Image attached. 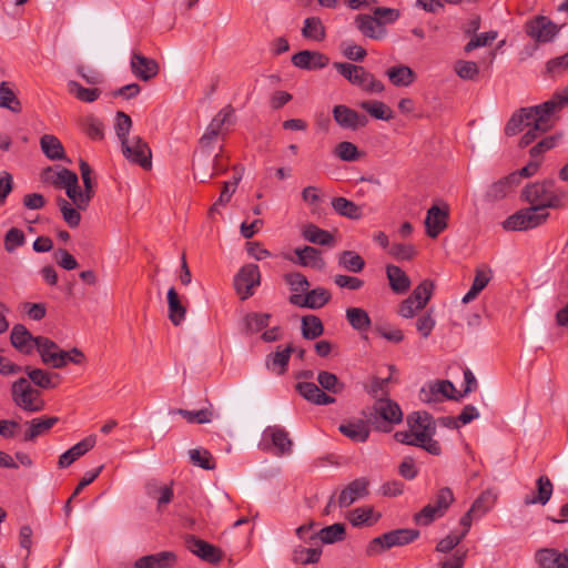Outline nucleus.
<instances>
[{
	"mask_svg": "<svg viewBox=\"0 0 568 568\" xmlns=\"http://www.w3.org/2000/svg\"><path fill=\"white\" fill-rule=\"evenodd\" d=\"M555 112H547L546 114L540 113L537 114L531 120V125L529 130L521 136L519 141L520 148H526L531 144L541 133L547 132L551 129L552 124L550 121L551 115Z\"/></svg>",
	"mask_w": 568,
	"mask_h": 568,
	"instance_id": "412c9836",
	"label": "nucleus"
},
{
	"mask_svg": "<svg viewBox=\"0 0 568 568\" xmlns=\"http://www.w3.org/2000/svg\"><path fill=\"white\" fill-rule=\"evenodd\" d=\"M79 169H80V173H81V178H82V182H83V192H84L85 200L87 199L92 200V197L95 194V182L93 181V178H92V169L89 165V163L82 159L79 162Z\"/></svg>",
	"mask_w": 568,
	"mask_h": 568,
	"instance_id": "680f3d73",
	"label": "nucleus"
},
{
	"mask_svg": "<svg viewBox=\"0 0 568 568\" xmlns=\"http://www.w3.org/2000/svg\"><path fill=\"white\" fill-rule=\"evenodd\" d=\"M317 382L323 389L333 394H339L345 388L344 383L341 382L335 374L326 371H321L318 373Z\"/></svg>",
	"mask_w": 568,
	"mask_h": 568,
	"instance_id": "bf43d9fd",
	"label": "nucleus"
},
{
	"mask_svg": "<svg viewBox=\"0 0 568 568\" xmlns=\"http://www.w3.org/2000/svg\"><path fill=\"white\" fill-rule=\"evenodd\" d=\"M84 133L92 140H102L104 138V126L101 120L89 115L82 123Z\"/></svg>",
	"mask_w": 568,
	"mask_h": 568,
	"instance_id": "69168bd1",
	"label": "nucleus"
},
{
	"mask_svg": "<svg viewBox=\"0 0 568 568\" xmlns=\"http://www.w3.org/2000/svg\"><path fill=\"white\" fill-rule=\"evenodd\" d=\"M525 29L527 34L538 42H548L558 33L557 26L545 16L528 21Z\"/></svg>",
	"mask_w": 568,
	"mask_h": 568,
	"instance_id": "ddd939ff",
	"label": "nucleus"
},
{
	"mask_svg": "<svg viewBox=\"0 0 568 568\" xmlns=\"http://www.w3.org/2000/svg\"><path fill=\"white\" fill-rule=\"evenodd\" d=\"M454 500L455 497L453 490L449 487H443L437 490L430 504L445 515Z\"/></svg>",
	"mask_w": 568,
	"mask_h": 568,
	"instance_id": "338daca9",
	"label": "nucleus"
},
{
	"mask_svg": "<svg viewBox=\"0 0 568 568\" xmlns=\"http://www.w3.org/2000/svg\"><path fill=\"white\" fill-rule=\"evenodd\" d=\"M568 104V87L560 92H556L552 98L539 105L521 108L514 113L505 126V134L514 136L526 126L531 125V120L540 113L557 112Z\"/></svg>",
	"mask_w": 568,
	"mask_h": 568,
	"instance_id": "f03ea898",
	"label": "nucleus"
},
{
	"mask_svg": "<svg viewBox=\"0 0 568 568\" xmlns=\"http://www.w3.org/2000/svg\"><path fill=\"white\" fill-rule=\"evenodd\" d=\"M366 418L375 430L388 433L394 424L403 420V412L396 402L388 397H379L366 414Z\"/></svg>",
	"mask_w": 568,
	"mask_h": 568,
	"instance_id": "7ed1b4c3",
	"label": "nucleus"
},
{
	"mask_svg": "<svg viewBox=\"0 0 568 568\" xmlns=\"http://www.w3.org/2000/svg\"><path fill=\"white\" fill-rule=\"evenodd\" d=\"M535 558L541 568H568V550L542 548L536 551Z\"/></svg>",
	"mask_w": 568,
	"mask_h": 568,
	"instance_id": "b1692460",
	"label": "nucleus"
},
{
	"mask_svg": "<svg viewBox=\"0 0 568 568\" xmlns=\"http://www.w3.org/2000/svg\"><path fill=\"white\" fill-rule=\"evenodd\" d=\"M264 435L270 437L272 445L276 448L277 455H288L292 453L293 442L288 433L277 426H268Z\"/></svg>",
	"mask_w": 568,
	"mask_h": 568,
	"instance_id": "cd10ccee",
	"label": "nucleus"
},
{
	"mask_svg": "<svg viewBox=\"0 0 568 568\" xmlns=\"http://www.w3.org/2000/svg\"><path fill=\"white\" fill-rule=\"evenodd\" d=\"M0 108L9 109L14 113L21 112V102L6 81L0 83Z\"/></svg>",
	"mask_w": 568,
	"mask_h": 568,
	"instance_id": "6e6d98bb",
	"label": "nucleus"
},
{
	"mask_svg": "<svg viewBox=\"0 0 568 568\" xmlns=\"http://www.w3.org/2000/svg\"><path fill=\"white\" fill-rule=\"evenodd\" d=\"M302 235L304 240L323 246H333L334 245V236L326 230L320 229L315 224H307L304 226L302 231Z\"/></svg>",
	"mask_w": 568,
	"mask_h": 568,
	"instance_id": "f704fd0d",
	"label": "nucleus"
},
{
	"mask_svg": "<svg viewBox=\"0 0 568 568\" xmlns=\"http://www.w3.org/2000/svg\"><path fill=\"white\" fill-rule=\"evenodd\" d=\"M22 371L28 375V378L40 388L51 389L60 384L61 376L58 373L34 368L29 365L22 367Z\"/></svg>",
	"mask_w": 568,
	"mask_h": 568,
	"instance_id": "393cba45",
	"label": "nucleus"
},
{
	"mask_svg": "<svg viewBox=\"0 0 568 568\" xmlns=\"http://www.w3.org/2000/svg\"><path fill=\"white\" fill-rule=\"evenodd\" d=\"M131 69L133 74L142 81H149L159 73L158 62L139 52L132 54Z\"/></svg>",
	"mask_w": 568,
	"mask_h": 568,
	"instance_id": "a211bd4d",
	"label": "nucleus"
},
{
	"mask_svg": "<svg viewBox=\"0 0 568 568\" xmlns=\"http://www.w3.org/2000/svg\"><path fill=\"white\" fill-rule=\"evenodd\" d=\"M295 348L292 344H288L284 349L272 353L266 358V366L268 369L276 372L278 375H283L287 371L288 362L291 355L294 353Z\"/></svg>",
	"mask_w": 568,
	"mask_h": 568,
	"instance_id": "7c9ffc66",
	"label": "nucleus"
},
{
	"mask_svg": "<svg viewBox=\"0 0 568 568\" xmlns=\"http://www.w3.org/2000/svg\"><path fill=\"white\" fill-rule=\"evenodd\" d=\"M176 561V556L172 551H161L139 558L134 562V568H170Z\"/></svg>",
	"mask_w": 568,
	"mask_h": 568,
	"instance_id": "bb28decb",
	"label": "nucleus"
},
{
	"mask_svg": "<svg viewBox=\"0 0 568 568\" xmlns=\"http://www.w3.org/2000/svg\"><path fill=\"white\" fill-rule=\"evenodd\" d=\"M359 106L377 120L389 121L394 118L392 109L382 101H363Z\"/></svg>",
	"mask_w": 568,
	"mask_h": 568,
	"instance_id": "3c124183",
	"label": "nucleus"
},
{
	"mask_svg": "<svg viewBox=\"0 0 568 568\" xmlns=\"http://www.w3.org/2000/svg\"><path fill=\"white\" fill-rule=\"evenodd\" d=\"M495 501L496 495L490 490H485L473 503L470 513H475V517L479 518L494 506Z\"/></svg>",
	"mask_w": 568,
	"mask_h": 568,
	"instance_id": "052dcab7",
	"label": "nucleus"
},
{
	"mask_svg": "<svg viewBox=\"0 0 568 568\" xmlns=\"http://www.w3.org/2000/svg\"><path fill=\"white\" fill-rule=\"evenodd\" d=\"M332 113L335 122L342 129L355 131L366 126L368 123V119L365 114H361L344 104L335 105Z\"/></svg>",
	"mask_w": 568,
	"mask_h": 568,
	"instance_id": "f8f14e48",
	"label": "nucleus"
},
{
	"mask_svg": "<svg viewBox=\"0 0 568 568\" xmlns=\"http://www.w3.org/2000/svg\"><path fill=\"white\" fill-rule=\"evenodd\" d=\"M345 315L349 325L356 331H367L372 325L368 313L361 307H349L346 310Z\"/></svg>",
	"mask_w": 568,
	"mask_h": 568,
	"instance_id": "a18cd8bd",
	"label": "nucleus"
},
{
	"mask_svg": "<svg viewBox=\"0 0 568 568\" xmlns=\"http://www.w3.org/2000/svg\"><path fill=\"white\" fill-rule=\"evenodd\" d=\"M95 436L90 435L64 452L58 460L59 468H67L95 446Z\"/></svg>",
	"mask_w": 568,
	"mask_h": 568,
	"instance_id": "aec40b11",
	"label": "nucleus"
},
{
	"mask_svg": "<svg viewBox=\"0 0 568 568\" xmlns=\"http://www.w3.org/2000/svg\"><path fill=\"white\" fill-rule=\"evenodd\" d=\"M536 485H537L536 493L532 495H527L525 497L524 503L527 506L535 505V504L546 505L552 495L554 486L547 476H545V475L539 476L536 481Z\"/></svg>",
	"mask_w": 568,
	"mask_h": 568,
	"instance_id": "473e14b6",
	"label": "nucleus"
},
{
	"mask_svg": "<svg viewBox=\"0 0 568 568\" xmlns=\"http://www.w3.org/2000/svg\"><path fill=\"white\" fill-rule=\"evenodd\" d=\"M369 426L367 418L365 420L353 419L341 424L338 430L353 442L364 443L368 439Z\"/></svg>",
	"mask_w": 568,
	"mask_h": 568,
	"instance_id": "a878e982",
	"label": "nucleus"
},
{
	"mask_svg": "<svg viewBox=\"0 0 568 568\" xmlns=\"http://www.w3.org/2000/svg\"><path fill=\"white\" fill-rule=\"evenodd\" d=\"M369 481L361 477L351 481L339 494L337 504L341 508L349 507L357 499L368 495Z\"/></svg>",
	"mask_w": 568,
	"mask_h": 568,
	"instance_id": "2eb2a0df",
	"label": "nucleus"
},
{
	"mask_svg": "<svg viewBox=\"0 0 568 568\" xmlns=\"http://www.w3.org/2000/svg\"><path fill=\"white\" fill-rule=\"evenodd\" d=\"M261 273L256 264H246L234 277V287L241 300H246L253 295V288L258 286Z\"/></svg>",
	"mask_w": 568,
	"mask_h": 568,
	"instance_id": "1a4fd4ad",
	"label": "nucleus"
},
{
	"mask_svg": "<svg viewBox=\"0 0 568 568\" xmlns=\"http://www.w3.org/2000/svg\"><path fill=\"white\" fill-rule=\"evenodd\" d=\"M77 174L65 168L55 171L53 168H47L41 172V180L44 183H50L55 187H64V185L72 180Z\"/></svg>",
	"mask_w": 568,
	"mask_h": 568,
	"instance_id": "79ce46f5",
	"label": "nucleus"
},
{
	"mask_svg": "<svg viewBox=\"0 0 568 568\" xmlns=\"http://www.w3.org/2000/svg\"><path fill=\"white\" fill-rule=\"evenodd\" d=\"M302 34L304 38L312 39L315 41H323L325 39V27L320 18L310 17L304 21V27L302 29Z\"/></svg>",
	"mask_w": 568,
	"mask_h": 568,
	"instance_id": "603ef678",
	"label": "nucleus"
},
{
	"mask_svg": "<svg viewBox=\"0 0 568 568\" xmlns=\"http://www.w3.org/2000/svg\"><path fill=\"white\" fill-rule=\"evenodd\" d=\"M271 315L267 313H250L245 316V328L248 333H256L268 325Z\"/></svg>",
	"mask_w": 568,
	"mask_h": 568,
	"instance_id": "0e129e2a",
	"label": "nucleus"
},
{
	"mask_svg": "<svg viewBox=\"0 0 568 568\" xmlns=\"http://www.w3.org/2000/svg\"><path fill=\"white\" fill-rule=\"evenodd\" d=\"M407 424L415 434V438L420 437V434L435 435L436 422L433 416L426 412H415L407 416Z\"/></svg>",
	"mask_w": 568,
	"mask_h": 568,
	"instance_id": "5701e85b",
	"label": "nucleus"
},
{
	"mask_svg": "<svg viewBox=\"0 0 568 568\" xmlns=\"http://www.w3.org/2000/svg\"><path fill=\"white\" fill-rule=\"evenodd\" d=\"M438 395L445 398L459 400L462 395H455V386L450 381H436L429 384V388H422L420 397L426 403L437 402Z\"/></svg>",
	"mask_w": 568,
	"mask_h": 568,
	"instance_id": "f3484780",
	"label": "nucleus"
},
{
	"mask_svg": "<svg viewBox=\"0 0 568 568\" xmlns=\"http://www.w3.org/2000/svg\"><path fill=\"white\" fill-rule=\"evenodd\" d=\"M302 336L305 339H316L324 334L322 320L313 314L304 315L301 321Z\"/></svg>",
	"mask_w": 568,
	"mask_h": 568,
	"instance_id": "a19ab883",
	"label": "nucleus"
},
{
	"mask_svg": "<svg viewBox=\"0 0 568 568\" xmlns=\"http://www.w3.org/2000/svg\"><path fill=\"white\" fill-rule=\"evenodd\" d=\"M568 192L558 186L552 179L529 183L521 191V200L538 207L541 212H547V209L565 207Z\"/></svg>",
	"mask_w": 568,
	"mask_h": 568,
	"instance_id": "f257e3e1",
	"label": "nucleus"
},
{
	"mask_svg": "<svg viewBox=\"0 0 568 568\" xmlns=\"http://www.w3.org/2000/svg\"><path fill=\"white\" fill-rule=\"evenodd\" d=\"M318 538L323 544L329 545L342 541L346 538L345 525L341 523L322 528L311 536V539Z\"/></svg>",
	"mask_w": 568,
	"mask_h": 568,
	"instance_id": "ea45409f",
	"label": "nucleus"
},
{
	"mask_svg": "<svg viewBox=\"0 0 568 568\" xmlns=\"http://www.w3.org/2000/svg\"><path fill=\"white\" fill-rule=\"evenodd\" d=\"M435 284L432 280L422 281L409 295L416 303V308H425L433 296Z\"/></svg>",
	"mask_w": 568,
	"mask_h": 568,
	"instance_id": "de8ad7c7",
	"label": "nucleus"
},
{
	"mask_svg": "<svg viewBox=\"0 0 568 568\" xmlns=\"http://www.w3.org/2000/svg\"><path fill=\"white\" fill-rule=\"evenodd\" d=\"M332 207L339 215L352 220H358L363 215L362 207L345 197H334L332 200Z\"/></svg>",
	"mask_w": 568,
	"mask_h": 568,
	"instance_id": "c03bdc74",
	"label": "nucleus"
},
{
	"mask_svg": "<svg viewBox=\"0 0 568 568\" xmlns=\"http://www.w3.org/2000/svg\"><path fill=\"white\" fill-rule=\"evenodd\" d=\"M449 206L446 203L433 205L428 209L425 219L426 234L436 239L448 226Z\"/></svg>",
	"mask_w": 568,
	"mask_h": 568,
	"instance_id": "9b49d317",
	"label": "nucleus"
},
{
	"mask_svg": "<svg viewBox=\"0 0 568 568\" xmlns=\"http://www.w3.org/2000/svg\"><path fill=\"white\" fill-rule=\"evenodd\" d=\"M42 152L52 161L63 160L65 158L64 148L60 140L51 134H44L40 139Z\"/></svg>",
	"mask_w": 568,
	"mask_h": 568,
	"instance_id": "37998d69",
	"label": "nucleus"
},
{
	"mask_svg": "<svg viewBox=\"0 0 568 568\" xmlns=\"http://www.w3.org/2000/svg\"><path fill=\"white\" fill-rule=\"evenodd\" d=\"M193 165L199 170V179L201 182H207L216 175V172L213 170V158L211 151L200 150V152L195 154Z\"/></svg>",
	"mask_w": 568,
	"mask_h": 568,
	"instance_id": "4c0bfd02",
	"label": "nucleus"
},
{
	"mask_svg": "<svg viewBox=\"0 0 568 568\" xmlns=\"http://www.w3.org/2000/svg\"><path fill=\"white\" fill-rule=\"evenodd\" d=\"M64 189L67 196L73 202L77 209L85 211L89 207L91 200H85L84 192L79 186L78 175L72 178V180L64 185Z\"/></svg>",
	"mask_w": 568,
	"mask_h": 568,
	"instance_id": "49530a36",
	"label": "nucleus"
},
{
	"mask_svg": "<svg viewBox=\"0 0 568 568\" xmlns=\"http://www.w3.org/2000/svg\"><path fill=\"white\" fill-rule=\"evenodd\" d=\"M292 63L303 70H317L327 67L329 58L318 51L303 50L292 57Z\"/></svg>",
	"mask_w": 568,
	"mask_h": 568,
	"instance_id": "dca6fc26",
	"label": "nucleus"
},
{
	"mask_svg": "<svg viewBox=\"0 0 568 568\" xmlns=\"http://www.w3.org/2000/svg\"><path fill=\"white\" fill-rule=\"evenodd\" d=\"M57 204L62 213L64 222L72 229L78 227L81 222L80 210L73 207L65 199L59 196Z\"/></svg>",
	"mask_w": 568,
	"mask_h": 568,
	"instance_id": "5fc2aeb1",
	"label": "nucleus"
},
{
	"mask_svg": "<svg viewBox=\"0 0 568 568\" xmlns=\"http://www.w3.org/2000/svg\"><path fill=\"white\" fill-rule=\"evenodd\" d=\"M491 280V270L488 267H478L470 290L463 297V303H469L487 286Z\"/></svg>",
	"mask_w": 568,
	"mask_h": 568,
	"instance_id": "e433bc0d",
	"label": "nucleus"
},
{
	"mask_svg": "<svg viewBox=\"0 0 568 568\" xmlns=\"http://www.w3.org/2000/svg\"><path fill=\"white\" fill-rule=\"evenodd\" d=\"M59 418L55 416L52 417H40L33 418L29 423V429L24 433V440L32 442L37 437L48 433L57 423Z\"/></svg>",
	"mask_w": 568,
	"mask_h": 568,
	"instance_id": "c9c22d12",
	"label": "nucleus"
},
{
	"mask_svg": "<svg viewBox=\"0 0 568 568\" xmlns=\"http://www.w3.org/2000/svg\"><path fill=\"white\" fill-rule=\"evenodd\" d=\"M338 264L352 273H359L365 267L364 258L354 251H343L338 255Z\"/></svg>",
	"mask_w": 568,
	"mask_h": 568,
	"instance_id": "8fccbe9b",
	"label": "nucleus"
},
{
	"mask_svg": "<svg viewBox=\"0 0 568 568\" xmlns=\"http://www.w3.org/2000/svg\"><path fill=\"white\" fill-rule=\"evenodd\" d=\"M68 88H69V92L71 94H73L78 100L88 102V103L94 102L95 100L99 99V97L101 94L100 89H97V88L88 89V88L82 87L77 81H69Z\"/></svg>",
	"mask_w": 568,
	"mask_h": 568,
	"instance_id": "4d7b16f0",
	"label": "nucleus"
},
{
	"mask_svg": "<svg viewBox=\"0 0 568 568\" xmlns=\"http://www.w3.org/2000/svg\"><path fill=\"white\" fill-rule=\"evenodd\" d=\"M123 155L132 163L144 170L152 168V152L148 143L141 136H133L121 144Z\"/></svg>",
	"mask_w": 568,
	"mask_h": 568,
	"instance_id": "6e6552de",
	"label": "nucleus"
},
{
	"mask_svg": "<svg viewBox=\"0 0 568 568\" xmlns=\"http://www.w3.org/2000/svg\"><path fill=\"white\" fill-rule=\"evenodd\" d=\"M37 336H33L22 324H16L10 334L11 345L20 353L30 355L36 347Z\"/></svg>",
	"mask_w": 568,
	"mask_h": 568,
	"instance_id": "6ab92c4d",
	"label": "nucleus"
},
{
	"mask_svg": "<svg viewBox=\"0 0 568 568\" xmlns=\"http://www.w3.org/2000/svg\"><path fill=\"white\" fill-rule=\"evenodd\" d=\"M388 253L397 261H410L416 256L417 250L413 244L394 243Z\"/></svg>",
	"mask_w": 568,
	"mask_h": 568,
	"instance_id": "774afa93",
	"label": "nucleus"
},
{
	"mask_svg": "<svg viewBox=\"0 0 568 568\" xmlns=\"http://www.w3.org/2000/svg\"><path fill=\"white\" fill-rule=\"evenodd\" d=\"M355 24L365 37L371 39H383L387 33L384 22L369 14H358L355 18Z\"/></svg>",
	"mask_w": 568,
	"mask_h": 568,
	"instance_id": "4be33fe9",
	"label": "nucleus"
},
{
	"mask_svg": "<svg viewBox=\"0 0 568 568\" xmlns=\"http://www.w3.org/2000/svg\"><path fill=\"white\" fill-rule=\"evenodd\" d=\"M334 154L342 161L347 162L357 161L362 155L358 148L348 141L339 142L334 149Z\"/></svg>",
	"mask_w": 568,
	"mask_h": 568,
	"instance_id": "e2e57ef3",
	"label": "nucleus"
},
{
	"mask_svg": "<svg viewBox=\"0 0 568 568\" xmlns=\"http://www.w3.org/2000/svg\"><path fill=\"white\" fill-rule=\"evenodd\" d=\"M169 320L175 326H179L185 318L186 308L182 304L174 287L168 291Z\"/></svg>",
	"mask_w": 568,
	"mask_h": 568,
	"instance_id": "58836bf2",
	"label": "nucleus"
},
{
	"mask_svg": "<svg viewBox=\"0 0 568 568\" xmlns=\"http://www.w3.org/2000/svg\"><path fill=\"white\" fill-rule=\"evenodd\" d=\"M379 517V514L374 517V509L372 507H358L349 513L348 520L355 527L372 526Z\"/></svg>",
	"mask_w": 568,
	"mask_h": 568,
	"instance_id": "09e8293b",
	"label": "nucleus"
},
{
	"mask_svg": "<svg viewBox=\"0 0 568 568\" xmlns=\"http://www.w3.org/2000/svg\"><path fill=\"white\" fill-rule=\"evenodd\" d=\"M419 537V530L410 528H399L382 534L373 538L366 546L367 557H374L393 548L408 545Z\"/></svg>",
	"mask_w": 568,
	"mask_h": 568,
	"instance_id": "20e7f679",
	"label": "nucleus"
},
{
	"mask_svg": "<svg viewBox=\"0 0 568 568\" xmlns=\"http://www.w3.org/2000/svg\"><path fill=\"white\" fill-rule=\"evenodd\" d=\"M333 67L353 85L359 87L367 93H382L385 90L384 83L376 79L362 65L346 62H334Z\"/></svg>",
	"mask_w": 568,
	"mask_h": 568,
	"instance_id": "39448f33",
	"label": "nucleus"
},
{
	"mask_svg": "<svg viewBox=\"0 0 568 568\" xmlns=\"http://www.w3.org/2000/svg\"><path fill=\"white\" fill-rule=\"evenodd\" d=\"M11 396L13 403L28 413L41 412L45 405L40 390L33 388L26 377H20L12 383Z\"/></svg>",
	"mask_w": 568,
	"mask_h": 568,
	"instance_id": "423d86ee",
	"label": "nucleus"
},
{
	"mask_svg": "<svg viewBox=\"0 0 568 568\" xmlns=\"http://www.w3.org/2000/svg\"><path fill=\"white\" fill-rule=\"evenodd\" d=\"M386 75L395 87H409L416 80L415 71L404 64L387 69Z\"/></svg>",
	"mask_w": 568,
	"mask_h": 568,
	"instance_id": "72a5a7b5",
	"label": "nucleus"
},
{
	"mask_svg": "<svg viewBox=\"0 0 568 568\" xmlns=\"http://www.w3.org/2000/svg\"><path fill=\"white\" fill-rule=\"evenodd\" d=\"M386 275L394 293L404 294L409 290L410 278L399 266L393 264L387 265Z\"/></svg>",
	"mask_w": 568,
	"mask_h": 568,
	"instance_id": "2f4dec72",
	"label": "nucleus"
},
{
	"mask_svg": "<svg viewBox=\"0 0 568 568\" xmlns=\"http://www.w3.org/2000/svg\"><path fill=\"white\" fill-rule=\"evenodd\" d=\"M516 176V174H509L489 185L485 195L487 201L495 202L506 197L518 185Z\"/></svg>",
	"mask_w": 568,
	"mask_h": 568,
	"instance_id": "c85d7f7f",
	"label": "nucleus"
},
{
	"mask_svg": "<svg viewBox=\"0 0 568 568\" xmlns=\"http://www.w3.org/2000/svg\"><path fill=\"white\" fill-rule=\"evenodd\" d=\"M171 415H180L187 420V423H196V424H207L212 419V412L204 408L195 412L183 409V408H174L170 410Z\"/></svg>",
	"mask_w": 568,
	"mask_h": 568,
	"instance_id": "13d9d810",
	"label": "nucleus"
},
{
	"mask_svg": "<svg viewBox=\"0 0 568 568\" xmlns=\"http://www.w3.org/2000/svg\"><path fill=\"white\" fill-rule=\"evenodd\" d=\"M294 253L296 255V260L292 261L301 266H311L322 270L325 265V262L321 256V251L313 246L297 247Z\"/></svg>",
	"mask_w": 568,
	"mask_h": 568,
	"instance_id": "c756f323",
	"label": "nucleus"
},
{
	"mask_svg": "<svg viewBox=\"0 0 568 568\" xmlns=\"http://www.w3.org/2000/svg\"><path fill=\"white\" fill-rule=\"evenodd\" d=\"M331 300V293L324 287H316L304 296L306 308L317 310L325 306Z\"/></svg>",
	"mask_w": 568,
	"mask_h": 568,
	"instance_id": "864d4df0",
	"label": "nucleus"
},
{
	"mask_svg": "<svg viewBox=\"0 0 568 568\" xmlns=\"http://www.w3.org/2000/svg\"><path fill=\"white\" fill-rule=\"evenodd\" d=\"M185 545L191 552L210 564H217L222 559V551L220 548L195 537L194 535L186 536Z\"/></svg>",
	"mask_w": 568,
	"mask_h": 568,
	"instance_id": "4468645a",
	"label": "nucleus"
},
{
	"mask_svg": "<svg viewBox=\"0 0 568 568\" xmlns=\"http://www.w3.org/2000/svg\"><path fill=\"white\" fill-rule=\"evenodd\" d=\"M548 217V212H541L538 207L530 205L508 216L503 222V227L507 231H526L544 224Z\"/></svg>",
	"mask_w": 568,
	"mask_h": 568,
	"instance_id": "0eeeda50",
	"label": "nucleus"
},
{
	"mask_svg": "<svg viewBox=\"0 0 568 568\" xmlns=\"http://www.w3.org/2000/svg\"><path fill=\"white\" fill-rule=\"evenodd\" d=\"M234 113L231 105L223 108L211 121L205 133L200 139V150L211 151V145L217 140L222 132L223 125L230 123V119Z\"/></svg>",
	"mask_w": 568,
	"mask_h": 568,
	"instance_id": "9d476101",
	"label": "nucleus"
}]
</instances>
